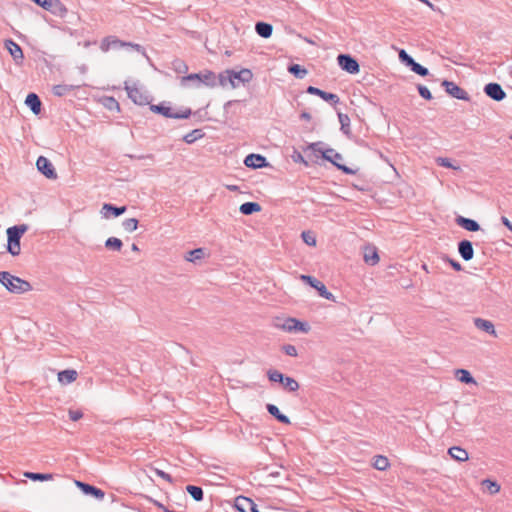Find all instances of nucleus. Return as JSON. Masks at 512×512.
Returning a JSON list of instances; mask_svg holds the SVG:
<instances>
[{"label": "nucleus", "mask_w": 512, "mask_h": 512, "mask_svg": "<svg viewBox=\"0 0 512 512\" xmlns=\"http://www.w3.org/2000/svg\"><path fill=\"white\" fill-rule=\"evenodd\" d=\"M83 417V413L80 410H69V418L72 421H78Z\"/></svg>", "instance_id": "55"}, {"label": "nucleus", "mask_w": 512, "mask_h": 512, "mask_svg": "<svg viewBox=\"0 0 512 512\" xmlns=\"http://www.w3.org/2000/svg\"><path fill=\"white\" fill-rule=\"evenodd\" d=\"M483 484L486 485L487 489L489 490V492L491 494H495V493L499 492V490H500V485L494 481L489 480V479L484 480Z\"/></svg>", "instance_id": "51"}, {"label": "nucleus", "mask_w": 512, "mask_h": 512, "mask_svg": "<svg viewBox=\"0 0 512 512\" xmlns=\"http://www.w3.org/2000/svg\"><path fill=\"white\" fill-rule=\"evenodd\" d=\"M398 56L401 63L409 68L415 62L414 58L410 56L404 49L399 50Z\"/></svg>", "instance_id": "44"}, {"label": "nucleus", "mask_w": 512, "mask_h": 512, "mask_svg": "<svg viewBox=\"0 0 512 512\" xmlns=\"http://www.w3.org/2000/svg\"><path fill=\"white\" fill-rule=\"evenodd\" d=\"M126 45H132V43L130 42H124V41H121L119 39H117L116 37L114 36H108V37H105L102 41H101V44H100V49L103 51V52H107L109 51L111 48H121V47H124Z\"/></svg>", "instance_id": "21"}, {"label": "nucleus", "mask_w": 512, "mask_h": 512, "mask_svg": "<svg viewBox=\"0 0 512 512\" xmlns=\"http://www.w3.org/2000/svg\"><path fill=\"white\" fill-rule=\"evenodd\" d=\"M218 82L221 86H226L228 83L231 85L232 88L237 87V83L232 80V70H226L219 74L218 76Z\"/></svg>", "instance_id": "35"}, {"label": "nucleus", "mask_w": 512, "mask_h": 512, "mask_svg": "<svg viewBox=\"0 0 512 512\" xmlns=\"http://www.w3.org/2000/svg\"><path fill=\"white\" fill-rule=\"evenodd\" d=\"M321 142L311 144V148L315 152L321 153L323 159L331 162L337 169L341 170L345 174H352V168L342 164L343 156L332 148L322 149L320 146Z\"/></svg>", "instance_id": "3"}, {"label": "nucleus", "mask_w": 512, "mask_h": 512, "mask_svg": "<svg viewBox=\"0 0 512 512\" xmlns=\"http://www.w3.org/2000/svg\"><path fill=\"white\" fill-rule=\"evenodd\" d=\"M256 33L262 38H270L273 32V26L270 23L259 21L255 24Z\"/></svg>", "instance_id": "29"}, {"label": "nucleus", "mask_w": 512, "mask_h": 512, "mask_svg": "<svg viewBox=\"0 0 512 512\" xmlns=\"http://www.w3.org/2000/svg\"><path fill=\"white\" fill-rule=\"evenodd\" d=\"M155 474L169 483H172L173 481L172 476L163 470L155 469Z\"/></svg>", "instance_id": "54"}, {"label": "nucleus", "mask_w": 512, "mask_h": 512, "mask_svg": "<svg viewBox=\"0 0 512 512\" xmlns=\"http://www.w3.org/2000/svg\"><path fill=\"white\" fill-rule=\"evenodd\" d=\"M442 259L445 261V262H448L449 264L451 263V261H453L454 259H451L448 255H443L442 256Z\"/></svg>", "instance_id": "63"}, {"label": "nucleus", "mask_w": 512, "mask_h": 512, "mask_svg": "<svg viewBox=\"0 0 512 512\" xmlns=\"http://www.w3.org/2000/svg\"><path fill=\"white\" fill-rule=\"evenodd\" d=\"M301 279L312 288L316 289L321 297L327 300H334L333 294L329 292L326 286L317 278L310 275H301Z\"/></svg>", "instance_id": "8"}, {"label": "nucleus", "mask_w": 512, "mask_h": 512, "mask_svg": "<svg viewBox=\"0 0 512 512\" xmlns=\"http://www.w3.org/2000/svg\"><path fill=\"white\" fill-rule=\"evenodd\" d=\"M282 350L286 355L291 357H296L298 355L296 347L292 344L283 345Z\"/></svg>", "instance_id": "53"}, {"label": "nucleus", "mask_w": 512, "mask_h": 512, "mask_svg": "<svg viewBox=\"0 0 512 512\" xmlns=\"http://www.w3.org/2000/svg\"><path fill=\"white\" fill-rule=\"evenodd\" d=\"M127 210L126 206H115L111 203H104L101 208V215L103 218L118 217L124 214Z\"/></svg>", "instance_id": "20"}, {"label": "nucleus", "mask_w": 512, "mask_h": 512, "mask_svg": "<svg viewBox=\"0 0 512 512\" xmlns=\"http://www.w3.org/2000/svg\"><path fill=\"white\" fill-rule=\"evenodd\" d=\"M484 93L494 101L500 102L505 99L506 93L500 84L490 82L484 86Z\"/></svg>", "instance_id": "12"}, {"label": "nucleus", "mask_w": 512, "mask_h": 512, "mask_svg": "<svg viewBox=\"0 0 512 512\" xmlns=\"http://www.w3.org/2000/svg\"><path fill=\"white\" fill-rule=\"evenodd\" d=\"M0 283L5 286L9 292L15 294H22L32 289L28 281L14 276L7 271L0 272Z\"/></svg>", "instance_id": "2"}, {"label": "nucleus", "mask_w": 512, "mask_h": 512, "mask_svg": "<svg viewBox=\"0 0 512 512\" xmlns=\"http://www.w3.org/2000/svg\"><path fill=\"white\" fill-rule=\"evenodd\" d=\"M306 92L311 95H316L323 99L326 102H329L332 105H336L339 103L338 95L330 92H326L314 86H308Z\"/></svg>", "instance_id": "19"}, {"label": "nucleus", "mask_w": 512, "mask_h": 512, "mask_svg": "<svg viewBox=\"0 0 512 512\" xmlns=\"http://www.w3.org/2000/svg\"><path fill=\"white\" fill-rule=\"evenodd\" d=\"M39 2L37 5L54 15L63 17L67 13V8L60 0H39Z\"/></svg>", "instance_id": "9"}, {"label": "nucleus", "mask_w": 512, "mask_h": 512, "mask_svg": "<svg viewBox=\"0 0 512 512\" xmlns=\"http://www.w3.org/2000/svg\"><path fill=\"white\" fill-rule=\"evenodd\" d=\"M301 237H302L304 243H306L307 245H309V246L316 245V237L311 231H303L301 234Z\"/></svg>", "instance_id": "49"}, {"label": "nucleus", "mask_w": 512, "mask_h": 512, "mask_svg": "<svg viewBox=\"0 0 512 512\" xmlns=\"http://www.w3.org/2000/svg\"><path fill=\"white\" fill-rule=\"evenodd\" d=\"M205 256V250L203 248H196L187 252L185 259L189 262H195Z\"/></svg>", "instance_id": "43"}, {"label": "nucleus", "mask_w": 512, "mask_h": 512, "mask_svg": "<svg viewBox=\"0 0 512 512\" xmlns=\"http://www.w3.org/2000/svg\"><path fill=\"white\" fill-rule=\"evenodd\" d=\"M337 115H338V119H339V122L341 124V131L346 134V135H349L350 134V118L347 114H344L340 111H337Z\"/></svg>", "instance_id": "40"}, {"label": "nucleus", "mask_w": 512, "mask_h": 512, "mask_svg": "<svg viewBox=\"0 0 512 512\" xmlns=\"http://www.w3.org/2000/svg\"><path fill=\"white\" fill-rule=\"evenodd\" d=\"M261 210V206L257 202H245L241 204L239 211L243 215H252Z\"/></svg>", "instance_id": "32"}, {"label": "nucleus", "mask_w": 512, "mask_h": 512, "mask_svg": "<svg viewBox=\"0 0 512 512\" xmlns=\"http://www.w3.org/2000/svg\"><path fill=\"white\" fill-rule=\"evenodd\" d=\"M129 157L132 158V159H138V160H143V159L153 160L154 159V156L152 154L139 155V156L129 155Z\"/></svg>", "instance_id": "56"}, {"label": "nucleus", "mask_w": 512, "mask_h": 512, "mask_svg": "<svg viewBox=\"0 0 512 512\" xmlns=\"http://www.w3.org/2000/svg\"><path fill=\"white\" fill-rule=\"evenodd\" d=\"M5 48L10 53L11 57L17 65H21L24 60L22 48L12 39H6L4 42Z\"/></svg>", "instance_id": "14"}, {"label": "nucleus", "mask_w": 512, "mask_h": 512, "mask_svg": "<svg viewBox=\"0 0 512 512\" xmlns=\"http://www.w3.org/2000/svg\"><path fill=\"white\" fill-rule=\"evenodd\" d=\"M37 169L40 173H42L46 178L48 179H56L57 173L55 171L54 166L52 165L51 161L44 157L39 156L36 161Z\"/></svg>", "instance_id": "11"}, {"label": "nucleus", "mask_w": 512, "mask_h": 512, "mask_svg": "<svg viewBox=\"0 0 512 512\" xmlns=\"http://www.w3.org/2000/svg\"><path fill=\"white\" fill-rule=\"evenodd\" d=\"M25 104L35 115H38L41 112L42 103L37 94L29 93L25 99Z\"/></svg>", "instance_id": "25"}, {"label": "nucleus", "mask_w": 512, "mask_h": 512, "mask_svg": "<svg viewBox=\"0 0 512 512\" xmlns=\"http://www.w3.org/2000/svg\"><path fill=\"white\" fill-rule=\"evenodd\" d=\"M234 506L239 512H259L256 503L242 495L235 498Z\"/></svg>", "instance_id": "15"}, {"label": "nucleus", "mask_w": 512, "mask_h": 512, "mask_svg": "<svg viewBox=\"0 0 512 512\" xmlns=\"http://www.w3.org/2000/svg\"><path fill=\"white\" fill-rule=\"evenodd\" d=\"M105 247L108 249V250H112V251H120L123 247V242L121 239L119 238H116V237H109L106 241H105Z\"/></svg>", "instance_id": "42"}, {"label": "nucleus", "mask_w": 512, "mask_h": 512, "mask_svg": "<svg viewBox=\"0 0 512 512\" xmlns=\"http://www.w3.org/2000/svg\"><path fill=\"white\" fill-rule=\"evenodd\" d=\"M253 77V74L250 69H242L238 72L232 70V80L237 83V86L239 83H248L251 81Z\"/></svg>", "instance_id": "26"}, {"label": "nucleus", "mask_w": 512, "mask_h": 512, "mask_svg": "<svg viewBox=\"0 0 512 512\" xmlns=\"http://www.w3.org/2000/svg\"><path fill=\"white\" fill-rule=\"evenodd\" d=\"M501 222L504 226H506L510 231H512V223L509 221V219L505 216L501 217Z\"/></svg>", "instance_id": "58"}, {"label": "nucleus", "mask_w": 512, "mask_h": 512, "mask_svg": "<svg viewBox=\"0 0 512 512\" xmlns=\"http://www.w3.org/2000/svg\"><path fill=\"white\" fill-rule=\"evenodd\" d=\"M107 101H108L107 106H108V108H109V109H112V108H113V106H115V107H118V106H119L118 102H117L113 97H109V98L107 99Z\"/></svg>", "instance_id": "59"}, {"label": "nucleus", "mask_w": 512, "mask_h": 512, "mask_svg": "<svg viewBox=\"0 0 512 512\" xmlns=\"http://www.w3.org/2000/svg\"><path fill=\"white\" fill-rule=\"evenodd\" d=\"M359 72V64L358 62L354 59V74H357Z\"/></svg>", "instance_id": "62"}, {"label": "nucleus", "mask_w": 512, "mask_h": 512, "mask_svg": "<svg viewBox=\"0 0 512 512\" xmlns=\"http://www.w3.org/2000/svg\"><path fill=\"white\" fill-rule=\"evenodd\" d=\"M458 252L463 260H472L474 257V248L472 242L466 239L461 240L458 243Z\"/></svg>", "instance_id": "22"}, {"label": "nucleus", "mask_w": 512, "mask_h": 512, "mask_svg": "<svg viewBox=\"0 0 512 512\" xmlns=\"http://www.w3.org/2000/svg\"><path fill=\"white\" fill-rule=\"evenodd\" d=\"M473 322L475 327L479 330H482L493 337H497L495 326L491 321L482 318H474Z\"/></svg>", "instance_id": "23"}, {"label": "nucleus", "mask_w": 512, "mask_h": 512, "mask_svg": "<svg viewBox=\"0 0 512 512\" xmlns=\"http://www.w3.org/2000/svg\"><path fill=\"white\" fill-rule=\"evenodd\" d=\"M77 371L73 369L62 370L58 373V381L63 385H68L77 379Z\"/></svg>", "instance_id": "28"}, {"label": "nucleus", "mask_w": 512, "mask_h": 512, "mask_svg": "<svg viewBox=\"0 0 512 512\" xmlns=\"http://www.w3.org/2000/svg\"><path fill=\"white\" fill-rule=\"evenodd\" d=\"M410 69L422 77H425L429 74V70L416 61L410 66Z\"/></svg>", "instance_id": "47"}, {"label": "nucleus", "mask_w": 512, "mask_h": 512, "mask_svg": "<svg viewBox=\"0 0 512 512\" xmlns=\"http://www.w3.org/2000/svg\"><path fill=\"white\" fill-rule=\"evenodd\" d=\"M417 90H418L420 96L422 98H424L425 100H431L433 98L430 90L426 86L418 84Z\"/></svg>", "instance_id": "50"}, {"label": "nucleus", "mask_w": 512, "mask_h": 512, "mask_svg": "<svg viewBox=\"0 0 512 512\" xmlns=\"http://www.w3.org/2000/svg\"><path fill=\"white\" fill-rule=\"evenodd\" d=\"M276 327L287 331V332H302L307 333L310 330V326L307 322H302L296 318H287L282 323H277Z\"/></svg>", "instance_id": "7"}, {"label": "nucleus", "mask_w": 512, "mask_h": 512, "mask_svg": "<svg viewBox=\"0 0 512 512\" xmlns=\"http://www.w3.org/2000/svg\"><path fill=\"white\" fill-rule=\"evenodd\" d=\"M130 46L133 47L137 51H142L143 50V47L141 45H139V44H133L132 43V45H130Z\"/></svg>", "instance_id": "61"}, {"label": "nucleus", "mask_w": 512, "mask_h": 512, "mask_svg": "<svg viewBox=\"0 0 512 512\" xmlns=\"http://www.w3.org/2000/svg\"><path fill=\"white\" fill-rule=\"evenodd\" d=\"M455 221L457 225H459L460 227L467 231L476 232L480 230V225L478 224L477 221L473 219L458 216Z\"/></svg>", "instance_id": "24"}, {"label": "nucleus", "mask_w": 512, "mask_h": 512, "mask_svg": "<svg viewBox=\"0 0 512 512\" xmlns=\"http://www.w3.org/2000/svg\"><path fill=\"white\" fill-rule=\"evenodd\" d=\"M300 118L309 121L311 119V115L309 112L303 111L300 115Z\"/></svg>", "instance_id": "60"}, {"label": "nucleus", "mask_w": 512, "mask_h": 512, "mask_svg": "<svg viewBox=\"0 0 512 512\" xmlns=\"http://www.w3.org/2000/svg\"><path fill=\"white\" fill-rule=\"evenodd\" d=\"M363 260L370 266L376 265L380 258L378 255L377 248L374 245L365 244L362 246Z\"/></svg>", "instance_id": "17"}, {"label": "nucleus", "mask_w": 512, "mask_h": 512, "mask_svg": "<svg viewBox=\"0 0 512 512\" xmlns=\"http://www.w3.org/2000/svg\"><path fill=\"white\" fill-rule=\"evenodd\" d=\"M390 463L386 456L383 455H376L373 458L372 466L379 470L384 471L389 467Z\"/></svg>", "instance_id": "36"}, {"label": "nucleus", "mask_w": 512, "mask_h": 512, "mask_svg": "<svg viewBox=\"0 0 512 512\" xmlns=\"http://www.w3.org/2000/svg\"><path fill=\"white\" fill-rule=\"evenodd\" d=\"M267 377L271 382L281 384L289 392H295L299 389V383L294 378L286 376L276 369L268 370Z\"/></svg>", "instance_id": "5"}, {"label": "nucleus", "mask_w": 512, "mask_h": 512, "mask_svg": "<svg viewBox=\"0 0 512 512\" xmlns=\"http://www.w3.org/2000/svg\"><path fill=\"white\" fill-rule=\"evenodd\" d=\"M24 475L32 481H48L53 479V474L50 473L25 472Z\"/></svg>", "instance_id": "41"}, {"label": "nucleus", "mask_w": 512, "mask_h": 512, "mask_svg": "<svg viewBox=\"0 0 512 512\" xmlns=\"http://www.w3.org/2000/svg\"><path fill=\"white\" fill-rule=\"evenodd\" d=\"M124 230L127 232H133L138 227V220L136 218H128L122 222Z\"/></svg>", "instance_id": "45"}, {"label": "nucleus", "mask_w": 512, "mask_h": 512, "mask_svg": "<svg viewBox=\"0 0 512 512\" xmlns=\"http://www.w3.org/2000/svg\"><path fill=\"white\" fill-rule=\"evenodd\" d=\"M202 137H204V132L201 129H194L183 136V141L187 144H193Z\"/></svg>", "instance_id": "39"}, {"label": "nucleus", "mask_w": 512, "mask_h": 512, "mask_svg": "<svg viewBox=\"0 0 512 512\" xmlns=\"http://www.w3.org/2000/svg\"><path fill=\"white\" fill-rule=\"evenodd\" d=\"M202 85L215 87L217 85L215 73L205 70L204 72L192 73L180 78V86L183 88H199Z\"/></svg>", "instance_id": "1"}, {"label": "nucleus", "mask_w": 512, "mask_h": 512, "mask_svg": "<svg viewBox=\"0 0 512 512\" xmlns=\"http://www.w3.org/2000/svg\"><path fill=\"white\" fill-rule=\"evenodd\" d=\"M288 72L298 79H303L308 71L299 64H291L288 66Z\"/></svg>", "instance_id": "38"}, {"label": "nucleus", "mask_w": 512, "mask_h": 512, "mask_svg": "<svg viewBox=\"0 0 512 512\" xmlns=\"http://www.w3.org/2000/svg\"><path fill=\"white\" fill-rule=\"evenodd\" d=\"M244 164L248 168L258 169L269 166L266 157L261 154L251 153L247 155L244 159Z\"/></svg>", "instance_id": "18"}, {"label": "nucleus", "mask_w": 512, "mask_h": 512, "mask_svg": "<svg viewBox=\"0 0 512 512\" xmlns=\"http://www.w3.org/2000/svg\"><path fill=\"white\" fill-rule=\"evenodd\" d=\"M128 97L137 105L149 104V96L136 86L125 85Z\"/></svg>", "instance_id": "13"}, {"label": "nucleus", "mask_w": 512, "mask_h": 512, "mask_svg": "<svg viewBox=\"0 0 512 512\" xmlns=\"http://www.w3.org/2000/svg\"><path fill=\"white\" fill-rule=\"evenodd\" d=\"M186 491L196 502H200L204 498V492L200 486L187 485Z\"/></svg>", "instance_id": "37"}, {"label": "nucleus", "mask_w": 512, "mask_h": 512, "mask_svg": "<svg viewBox=\"0 0 512 512\" xmlns=\"http://www.w3.org/2000/svg\"><path fill=\"white\" fill-rule=\"evenodd\" d=\"M266 409L268 413L273 416L277 421H279L282 424H290V419L288 416L281 413L279 408L274 404H267Z\"/></svg>", "instance_id": "27"}, {"label": "nucleus", "mask_w": 512, "mask_h": 512, "mask_svg": "<svg viewBox=\"0 0 512 512\" xmlns=\"http://www.w3.org/2000/svg\"><path fill=\"white\" fill-rule=\"evenodd\" d=\"M436 162L438 165L445 167V168H451V169H455V170L460 169L459 166H454L451 163L450 159H448V158L439 157V158H437Z\"/></svg>", "instance_id": "52"}, {"label": "nucleus", "mask_w": 512, "mask_h": 512, "mask_svg": "<svg viewBox=\"0 0 512 512\" xmlns=\"http://www.w3.org/2000/svg\"><path fill=\"white\" fill-rule=\"evenodd\" d=\"M353 188H354V191L357 190V191L363 192L370 199H372L374 196L372 186L368 183H366L362 186H359L354 183Z\"/></svg>", "instance_id": "46"}, {"label": "nucleus", "mask_w": 512, "mask_h": 512, "mask_svg": "<svg viewBox=\"0 0 512 512\" xmlns=\"http://www.w3.org/2000/svg\"><path fill=\"white\" fill-rule=\"evenodd\" d=\"M339 66L346 72L352 74V55L339 54L337 57Z\"/></svg>", "instance_id": "33"}, {"label": "nucleus", "mask_w": 512, "mask_h": 512, "mask_svg": "<svg viewBox=\"0 0 512 512\" xmlns=\"http://www.w3.org/2000/svg\"><path fill=\"white\" fill-rule=\"evenodd\" d=\"M132 251H139L137 244L133 243L131 246Z\"/></svg>", "instance_id": "64"}, {"label": "nucleus", "mask_w": 512, "mask_h": 512, "mask_svg": "<svg viewBox=\"0 0 512 512\" xmlns=\"http://www.w3.org/2000/svg\"><path fill=\"white\" fill-rule=\"evenodd\" d=\"M28 230V225L20 224L9 227L6 231L7 233V251L12 256H17L20 254L21 246L20 240L23 234Z\"/></svg>", "instance_id": "4"}, {"label": "nucleus", "mask_w": 512, "mask_h": 512, "mask_svg": "<svg viewBox=\"0 0 512 512\" xmlns=\"http://www.w3.org/2000/svg\"><path fill=\"white\" fill-rule=\"evenodd\" d=\"M455 376L462 383H465V384H475L476 383V381L473 378V376L471 375V373L466 369H457L455 371Z\"/></svg>", "instance_id": "34"}, {"label": "nucleus", "mask_w": 512, "mask_h": 512, "mask_svg": "<svg viewBox=\"0 0 512 512\" xmlns=\"http://www.w3.org/2000/svg\"><path fill=\"white\" fill-rule=\"evenodd\" d=\"M172 66H173L174 71L177 73H186L188 71L187 64L180 59L174 60L172 63Z\"/></svg>", "instance_id": "48"}, {"label": "nucleus", "mask_w": 512, "mask_h": 512, "mask_svg": "<svg viewBox=\"0 0 512 512\" xmlns=\"http://www.w3.org/2000/svg\"><path fill=\"white\" fill-rule=\"evenodd\" d=\"M75 484L85 495L92 496L98 500H102L105 496L104 491L96 486L90 485L79 480H75Z\"/></svg>", "instance_id": "16"}, {"label": "nucleus", "mask_w": 512, "mask_h": 512, "mask_svg": "<svg viewBox=\"0 0 512 512\" xmlns=\"http://www.w3.org/2000/svg\"><path fill=\"white\" fill-rule=\"evenodd\" d=\"M79 87L80 85L58 84L53 86L52 92L55 96L62 97Z\"/></svg>", "instance_id": "30"}, {"label": "nucleus", "mask_w": 512, "mask_h": 512, "mask_svg": "<svg viewBox=\"0 0 512 512\" xmlns=\"http://www.w3.org/2000/svg\"><path fill=\"white\" fill-rule=\"evenodd\" d=\"M450 265H451V267L455 271H462L463 270L462 265L458 261H456V260L451 261Z\"/></svg>", "instance_id": "57"}, {"label": "nucleus", "mask_w": 512, "mask_h": 512, "mask_svg": "<svg viewBox=\"0 0 512 512\" xmlns=\"http://www.w3.org/2000/svg\"><path fill=\"white\" fill-rule=\"evenodd\" d=\"M448 454L451 456V458L458 462H464L468 460V452L465 449L458 446L449 448Z\"/></svg>", "instance_id": "31"}, {"label": "nucleus", "mask_w": 512, "mask_h": 512, "mask_svg": "<svg viewBox=\"0 0 512 512\" xmlns=\"http://www.w3.org/2000/svg\"><path fill=\"white\" fill-rule=\"evenodd\" d=\"M441 85L445 88V91L450 96H452L456 99H459V100H464V101L470 100V96L467 93V91H465L463 88L459 87L456 83L449 81V80H444Z\"/></svg>", "instance_id": "10"}, {"label": "nucleus", "mask_w": 512, "mask_h": 512, "mask_svg": "<svg viewBox=\"0 0 512 512\" xmlns=\"http://www.w3.org/2000/svg\"><path fill=\"white\" fill-rule=\"evenodd\" d=\"M149 108L153 113L160 114L166 118L173 119H187L190 117L192 113L190 108H185L180 112H173L172 108L166 106L165 103L151 104Z\"/></svg>", "instance_id": "6"}]
</instances>
